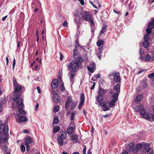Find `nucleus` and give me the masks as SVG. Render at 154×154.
I'll return each mask as SVG.
<instances>
[{
	"label": "nucleus",
	"mask_w": 154,
	"mask_h": 154,
	"mask_svg": "<svg viewBox=\"0 0 154 154\" xmlns=\"http://www.w3.org/2000/svg\"><path fill=\"white\" fill-rule=\"evenodd\" d=\"M60 127L58 126L55 127L54 128L53 132L54 133H56L60 130Z\"/></svg>",
	"instance_id": "obj_32"
},
{
	"label": "nucleus",
	"mask_w": 154,
	"mask_h": 154,
	"mask_svg": "<svg viewBox=\"0 0 154 154\" xmlns=\"http://www.w3.org/2000/svg\"><path fill=\"white\" fill-rule=\"evenodd\" d=\"M103 106H100L103 108V110L104 111H106L108 110L109 107H110L109 102H108L105 103L103 102Z\"/></svg>",
	"instance_id": "obj_11"
},
{
	"label": "nucleus",
	"mask_w": 154,
	"mask_h": 154,
	"mask_svg": "<svg viewBox=\"0 0 154 154\" xmlns=\"http://www.w3.org/2000/svg\"><path fill=\"white\" fill-rule=\"evenodd\" d=\"M113 11L115 13L117 14H121V13L119 11L117 12V11H116L115 10H113Z\"/></svg>",
	"instance_id": "obj_63"
},
{
	"label": "nucleus",
	"mask_w": 154,
	"mask_h": 154,
	"mask_svg": "<svg viewBox=\"0 0 154 154\" xmlns=\"http://www.w3.org/2000/svg\"><path fill=\"white\" fill-rule=\"evenodd\" d=\"M38 107H39V104L38 103H36V104L35 105V110H36L38 108Z\"/></svg>",
	"instance_id": "obj_59"
},
{
	"label": "nucleus",
	"mask_w": 154,
	"mask_h": 154,
	"mask_svg": "<svg viewBox=\"0 0 154 154\" xmlns=\"http://www.w3.org/2000/svg\"><path fill=\"white\" fill-rule=\"evenodd\" d=\"M75 47L76 48H78L79 46V44L78 43V42L77 41V40H76L75 41Z\"/></svg>",
	"instance_id": "obj_45"
},
{
	"label": "nucleus",
	"mask_w": 154,
	"mask_h": 154,
	"mask_svg": "<svg viewBox=\"0 0 154 154\" xmlns=\"http://www.w3.org/2000/svg\"><path fill=\"white\" fill-rule=\"evenodd\" d=\"M20 95L19 94H16L13 97V100L14 101H17L19 99Z\"/></svg>",
	"instance_id": "obj_27"
},
{
	"label": "nucleus",
	"mask_w": 154,
	"mask_h": 154,
	"mask_svg": "<svg viewBox=\"0 0 154 154\" xmlns=\"http://www.w3.org/2000/svg\"><path fill=\"white\" fill-rule=\"evenodd\" d=\"M151 56L149 54H147L145 56L144 58L145 60L146 61H148L150 60L151 59Z\"/></svg>",
	"instance_id": "obj_29"
},
{
	"label": "nucleus",
	"mask_w": 154,
	"mask_h": 154,
	"mask_svg": "<svg viewBox=\"0 0 154 154\" xmlns=\"http://www.w3.org/2000/svg\"><path fill=\"white\" fill-rule=\"evenodd\" d=\"M82 59L81 57H79L77 59H74L68 65V68H71L74 72L77 71L79 69L82 68L81 61Z\"/></svg>",
	"instance_id": "obj_1"
},
{
	"label": "nucleus",
	"mask_w": 154,
	"mask_h": 154,
	"mask_svg": "<svg viewBox=\"0 0 154 154\" xmlns=\"http://www.w3.org/2000/svg\"><path fill=\"white\" fill-rule=\"evenodd\" d=\"M80 101L78 105V108L79 110H80L82 106L83 105L85 102V96L82 93L80 97Z\"/></svg>",
	"instance_id": "obj_9"
},
{
	"label": "nucleus",
	"mask_w": 154,
	"mask_h": 154,
	"mask_svg": "<svg viewBox=\"0 0 154 154\" xmlns=\"http://www.w3.org/2000/svg\"><path fill=\"white\" fill-rule=\"evenodd\" d=\"M97 55L98 58L100 60V58L101 57V54H99V52H97Z\"/></svg>",
	"instance_id": "obj_54"
},
{
	"label": "nucleus",
	"mask_w": 154,
	"mask_h": 154,
	"mask_svg": "<svg viewBox=\"0 0 154 154\" xmlns=\"http://www.w3.org/2000/svg\"><path fill=\"white\" fill-rule=\"evenodd\" d=\"M107 28L106 26H104V27L102 29V30L100 32V34H101L102 33H104L105 32H106V29Z\"/></svg>",
	"instance_id": "obj_37"
},
{
	"label": "nucleus",
	"mask_w": 154,
	"mask_h": 154,
	"mask_svg": "<svg viewBox=\"0 0 154 154\" xmlns=\"http://www.w3.org/2000/svg\"><path fill=\"white\" fill-rule=\"evenodd\" d=\"M7 17H8V15H6L5 17H3L2 19V20L3 21H4L6 19V18H7Z\"/></svg>",
	"instance_id": "obj_62"
},
{
	"label": "nucleus",
	"mask_w": 154,
	"mask_h": 154,
	"mask_svg": "<svg viewBox=\"0 0 154 154\" xmlns=\"http://www.w3.org/2000/svg\"><path fill=\"white\" fill-rule=\"evenodd\" d=\"M60 88L63 91L65 90V89L63 83L61 85Z\"/></svg>",
	"instance_id": "obj_43"
},
{
	"label": "nucleus",
	"mask_w": 154,
	"mask_h": 154,
	"mask_svg": "<svg viewBox=\"0 0 154 154\" xmlns=\"http://www.w3.org/2000/svg\"><path fill=\"white\" fill-rule=\"evenodd\" d=\"M17 116L18 117V119L16 118V120L17 122H26L28 120L25 116H20L18 113L17 114Z\"/></svg>",
	"instance_id": "obj_8"
},
{
	"label": "nucleus",
	"mask_w": 154,
	"mask_h": 154,
	"mask_svg": "<svg viewBox=\"0 0 154 154\" xmlns=\"http://www.w3.org/2000/svg\"><path fill=\"white\" fill-rule=\"evenodd\" d=\"M32 139L30 137H27L25 140V145H29L32 142Z\"/></svg>",
	"instance_id": "obj_21"
},
{
	"label": "nucleus",
	"mask_w": 154,
	"mask_h": 154,
	"mask_svg": "<svg viewBox=\"0 0 154 154\" xmlns=\"http://www.w3.org/2000/svg\"><path fill=\"white\" fill-rule=\"evenodd\" d=\"M103 48V47H101L99 49V54H101Z\"/></svg>",
	"instance_id": "obj_53"
},
{
	"label": "nucleus",
	"mask_w": 154,
	"mask_h": 154,
	"mask_svg": "<svg viewBox=\"0 0 154 154\" xmlns=\"http://www.w3.org/2000/svg\"><path fill=\"white\" fill-rule=\"evenodd\" d=\"M111 115L110 114L104 115L103 116V117L105 118H108L109 116H110Z\"/></svg>",
	"instance_id": "obj_56"
},
{
	"label": "nucleus",
	"mask_w": 154,
	"mask_h": 154,
	"mask_svg": "<svg viewBox=\"0 0 154 154\" xmlns=\"http://www.w3.org/2000/svg\"><path fill=\"white\" fill-rule=\"evenodd\" d=\"M149 144L148 143H145L144 145V148L145 149L147 148L148 147H149Z\"/></svg>",
	"instance_id": "obj_49"
},
{
	"label": "nucleus",
	"mask_w": 154,
	"mask_h": 154,
	"mask_svg": "<svg viewBox=\"0 0 154 154\" xmlns=\"http://www.w3.org/2000/svg\"><path fill=\"white\" fill-rule=\"evenodd\" d=\"M107 92V90H104L101 88H99L98 91V95L103 96Z\"/></svg>",
	"instance_id": "obj_13"
},
{
	"label": "nucleus",
	"mask_w": 154,
	"mask_h": 154,
	"mask_svg": "<svg viewBox=\"0 0 154 154\" xmlns=\"http://www.w3.org/2000/svg\"><path fill=\"white\" fill-rule=\"evenodd\" d=\"M97 102L99 103L100 106H103V103L102 101L103 100V97L98 95L96 98Z\"/></svg>",
	"instance_id": "obj_17"
},
{
	"label": "nucleus",
	"mask_w": 154,
	"mask_h": 154,
	"mask_svg": "<svg viewBox=\"0 0 154 154\" xmlns=\"http://www.w3.org/2000/svg\"><path fill=\"white\" fill-rule=\"evenodd\" d=\"M21 149L22 152H24L25 150V146L23 145H21Z\"/></svg>",
	"instance_id": "obj_39"
},
{
	"label": "nucleus",
	"mask_w": 154,
	"mask_h": 154,
	"mask_svg": "<svg viewBox=\"0 0 154 154\" xmlns=\"http://www.w3.org/2000/svg\"><path fill=\"white\" fill-rule=\"evenodd\" d=\"M119 95V92H116L114 93L112 96V100L116 101L117 102L118 99V96Z\"/></svg>",
	"instance_id": "obj_22"
},
{
	"label": "nucleus",
	"mask_w": 154,
	"mask_h": 154,
	"mask_svg": "<svg viewBox=\"0 0 154 154\" xmlns=\"http://www.w3.org/2000/svg\"><path fill=\"white\" fill-rule=\"evenodd\" d=\"M78 136L76 135H72L71 136L72 140H78Z\"/></svg>",
	"instance_id": "obj_31"
},
{
	"label": "nucleus",
	"mask_w": 154,
	"mask_h": 154,
	"mask_svg": "<svg viewBox=\"0 0 154 154\" xmlns=\"http://www.w3.org/2000/svg\"><path fill=\"white\" fill-rule=\"evenodd\" d=\"M0 133L3 134L4 135H8V126L4 124H2L0 127Z\"/></svg>",
	"instance_id": "obj_6"
},
{
	"label": "nucleus",
	"mask_w": 154,
	"mask_h": 154,
	"mask_svg": "<svg viewBox=\"0 0 154 154\" xmlns=\"http://www.w3.org/2000/svg\"><path fill=\"white\" fill-rule=\"evenodd\" d=\"M82 13L83 14L82 15V17L83 20L89 21L91 25H93L94 22L91 17V15L90 14H88V13L86 11H84L82 12Z\"/></svg>",
	"instance_id": "obj_3"
},
{
	"label": "nucleus",
	"mask_w": 154,
	"mask_h": 154,
	"mask_svg": "<svg viewBox=\"0 0 154 154\" xmlns=\"http://www.w3.org/2000/svg\"><path fill=\"white\" fill-rule=\"evenodd\" d=\"M37 89L38 90V93H41V91L40 90V87L38 86L37 88Z\"/></svg>",
	"instance_id": "obj_58"
},
{
	"label": "nucleus",
	"mask_w": 154,
	"mask_h": 154,
	"mask_svg": "<svg viewBox=\"0 0 154 154\" xmlns=\"http://www.w3.org/2000/svg\"><path fill=\"white\" fill-rule=\"evenodd\" d=\"M53 100L55 103H58L60 101L59 96L56 93H54L53 94Z\"/></svg>",
	"instance_id": "obj_10"
},
{
	"label": "nucleus",
	"mask_w": 154,
	"mask_h": 154,
	"mask_svg": "<svg viewBox=\"0 0 154 154\" xmlns=\"http://www.w3.org/2000/svg\"><path fill=\"white\" fill-rule=\"evenodd\" d=\"M95 79H98L100 77V75L99 74L94 75Z\"/></svg>",
	"instance_id": "obj_52"
},
{
	"label": "nucleus",
	"mask_w": 154,
	"mask_h": 154,
	"mask_svg": "<svg viewBox=\"0 0 154 154\" xmlns=\"http://www.w3.org/2000/svg\"><path fill=\"white\" fill-rule=\"evenodd\" d=\"M95 85V83L94 82L93 83V85L91 87L90 89L91 90H93L94 88Z\"/></svg>",
	"instance_id": "obj_57"
},
{
	"label": "nucleus",
	"mask_w": 154,
	"mask_h": 154,
	"mask_svg": "<svg viewBox=\"0 0 154 154\" xmlns=\"http://www.w3.org/2000/svg\"><path fill=\"white\" fill-rule=\"evenodd\" d=\"M152 29H149V28H147L146 29V31L147 33L149 34H151L152 32L151 30Z\"/></svg>",
	"instance_id": "obj_44"
},
{
	"label": "nucleus",
	"mask_w": 154,
	"mask_h": 154,
	"mask_svg": "<svg viewBox=\"0 0 154 154\" xmlns=\"http://www.w3.org/2000/svg\"><path fill=\"white\" fill-rule=\"evenodd\" d=\"M114 80L116 82H119L120 81V77L119 72L116 73L114 75Z\"/></svg>",
	"instance_id": "obj_16"
},
{
	"label": "nucleus",
	"mask_w": 154,
	"mask_h": 154,
	"mask_svg": "<svg viewBox=\"0 0 154 154\" xmlns=\"http://www.w3.org/2000/svg\"><path fill=\"white\" fill-rule=\"evenodd\" d=\"M147 86V84L146 83L144 82L143 84V87H144V88H146V87Z\"/></svg>",
	"instance_id": "obj_64"
},
{
	"label": "nucleus",
	"mask_w": 154,
	"mask_h": 154,
	"mask_svg": "<svg viewBox=\"0 0 154 154\" xmlns=\"http://www.w3.org/2000/svg\"><path fill=\"white\" fill-rule=\"evenodd\" d=\"M142 108H143L142 106L141 105H139L137 107L136 110L137 111H138L141 109Z\"/></svg>",
	"instance_id": "obj_40"
},
{
	"label": "nucleus",
	"mask_w": 154,
	"mask_h": 154,
	"mask_svg": "<svg viewBox=\"0 0 154 154\" xmlns=\"http://www.w3.org/2000/svg\"><path fill=\"white\" fill-rule=\"evenodd\" d=\"M13 82L14 86L17 85H18L16 79L15 78H14L13 80Z\"/></svg>",
	"instance_id": "obj_41"
},
{
	"label": "nucleus",
	"mask_w": 154,
	"mask_h": 154,
	"mask_svg": "<svg viewBox=\"0 0 154 154\" xmlns=\"http://www.w3.org/2000/svg\"><path fill=\"white\" fill-rule=\"evenodd\" d=\"M66 137V132L62 131L58 133L57 138V141L60 146H62L63 144V140Z\"/></svg>",
	"instance_id": "obj_2"
},
{
	"label": "nucleus",
	"mask_w": 154,
	"mask_h": 154,
	"mask_svg": "<svg viewBox=\"0 0 154 154\" xmlns=\"http://www.w3.org/2000/svg\"><path fill=\"white\" fill-rule=\"evenodd\" d=\"M115 90L117 92H120V85L119 84H117L114 87Z\"/></svg>",
	"instance_id": "obj_28"
},
{
	"label": "nucleus",
	"mask_w": 154,
	"mask_h": 154,
	"mask_svg": "<svg viewBox=\"0 0 154 154\" xmlns=\"http://www.w3.org/2000/svg\"><path fill=\"white\" fill-rule=\"evenodd\" d=\"M60 61H62L63 58V56L61 52H60Z\"/></svg>",
	"instance_id": "obj_50"
},
{
	"label": "nucleus",
	"mask_w": 154,
	"mask_h": 154,
	"mask_svg": "<svg viewBox=\"0 0 154 154\" xmlns=\"http://www.w3.org/2000/svg\"><path fill=\"white\" fill-rule=\"evenodd\" d=\"M73 131L74 130L73 128L71 127L68 128L66 132L68 134L70 135L73 133Z\"/></svg>",
	"instance_id": "obj_24"
},
{
	"label": "nucleus",
	"mask_w": 154,
	"mask_h": 154,
	"mask_svg": "<svg viewBox=\"0 0 154 154\" xmlns=\"http://www.w3.org/2000/svg\"><path fill=\"white\" fill-rule=\"evenodd\" d=\"M14 92L15 93L19 92L21 89L22 87L21 85H18L14 86Z\"/></svg>",
	"instance_id": "obj_20"
},
{
	"label": "nucleus",
	"mask_w": 154,
	"mask_h": 154,
	"mask_svg": "<svg viewBox=\"0 0 154 154\" xmlns=\"http://www.w3.org/2000/svg\"><path fill=\"white\" fill-rule=\"evenodd\" d=\"M142 146V145L141 143H139L135 147V149H136V150H138L141 149Z\"/></svg>",
	"instance_id": "obj_34"
},
{
	"label": "nucleus",
	"mask_w": 154,
	"mask_h": 154,
	"mask_svg": "<svg viewBox=\"0 0 154 154\" xmlns=\"http://www.w3.org/2000/svg\"><path fill=\"white\" fill-rule=\"evenodd\" d=\"M75 114L74 113H72L71 114V119L72 120L74 119Z\"/></svg>",
	"instance_id": "obj_48"
},
{
	"label": "nucleus",
	"mask_w": 154,
	"mask_h": 154,
	"mask_svg": "<svg viewBox=\"0 0 154 154\" xmlns=\"http://www.w3.org/2000/svg\"><path fill=\"white\" fill-rule=\"evenodd\" d=\"M73 56L74 59H77V58H78L79 57H80L78 56L77 49V48H75L73 50Z\"/></svg>",
	"instance_id": "obj_23"
},
{
	"label": "nucleus",
	"mask_w": 154,
	"mask_h": 154,
	"mask_svg": "<svg viewBox=\"0 0 154 154\" xmlns=\"http://www.w3.org/2000/svg\"><path fill=\"white\" fill-rule=\"evenodd\" d=\"M67 22L66 20L64 21L63 23V26L64 27H66L67 26Z\"/></svg>",
	"instance_id": "obj_47"
},
{
	"label": "nucleus",
	"mask_w": 154,
	"mask_h": 154,
	"mask_svg": "<svg viewBox=\"0 0 154 154\" xmlns=\"http://www.w3.org/2000/svg\"><path fill=\"white\" fill-rule=\"evenodd\" d=\"M95 66V65L94 63H91L90 64L89 66H87V69L89 71L92 73L94 72V69Z\"/></svg>",
	"instance_id": "obj_12"
},
{
	"label": "nucleus",
	"mask_w": 154,
	"mask_h": 154,
	"mask_svg": "<svg viewBox=\"0 0 154 154\" xmlns=\"http://www.w3.org/2000/svg\"><path fill=\"white\" fill-rule=\"evenodd\" d=\"M154 77V72L148 74V77L149 78H152Z\"/></svg>",
	"instance_id": "obj_42"
},
{
	"label": "nucleus",
	"mask_w": 154,
	"mask_h": 154,
	"mask_svg": "<svg viewBox=\"0 0 154 154\" xmlns=\"http://www.w3.org/2000/svg\"><path fill=\"white\" fill-rule=\"evenodd\" d=\"M7 135H5V136L4 137V138H3V139L4 140L6 141L7 140L8 138L7 137Z\"/></svg>",
	"instance_id": "obj_60"
},
{
	"label": "nucleus",
	"mask_w": 154,
	"mask_h": 154,
	"mask_svg": "<svg viewBox=\"0 0 154 154\" xmlns=\"http://www.w3.org/2000/svg\"><path fill=\"white\" fill-rule=\"evenodd\" d=\"M75 21L76 23V24H77V27L78 28H79L80 27V24H81V23L80 22H78L76 20V19H75Z\"/></svg>",
	"instance_id": "obj_51"
},
{
	"label": "nucleus",
	"mask_w": 154,
	"mask_h": 154,
	"mask_svg": "<svg viewBox=\"0 0 154 154\" xmlns=\"http://www.w3.org/2000/svg\"><path fill=\"white\" fill-rule=\"evenodd\" d=\"M59 122V119L57 116H55L54 118L53 123L54 124H57Z\"/></svg>",
	"instance_id": "obj_26"
},
{
	"label": "nucleus",
	"mask_w": 154,
	"mask_h": 154,
	"mask_svg": "<svg viewBox=\"0 0 154 154\" xmlns=\"http://www.w3.org/2000/svg\"><path fill=\"white\" fill-rule=\"evenodd\" d=\"M77 105V102H75L74 101H72L71 98H68L66 101L65 107L66 109H67L68 106L70 105L71 109H73L75 108Z\"/></svg>",
	"instance_id": "obj_5"
},
{
	"label": "nucleus",
	"mask_w": 154,
	"mask_h": 154,
	"mask_svg": "<svg viewBox=\"0 0 154 154\" xmlns=\"http://www.w3.org/2000/svg\"><path fill=\"white\" fill-rule=\"evenodd\" d=\"M59 110V106L57 105H56L54 108L53 111L55 113L58 111Z\"/></svg>",
	"instance_id": "obj_35"
},
{
	"label": "nucleus",
	"mask_w": 154,
	"mask_h": 154,
	"mask_svg": "<svg viewBox=\"0 0 154 154\" xmlns=\"http://www.w3.org/2000/svg\"><path fill=\"white\" fill-rule=\"evenodd\" d=\"M144 53V49H141L140 51V54L141 55H143Z\"/></svg>",
	"instance_id": "obj_46"
},
{
	"label": "nucleus",
	"mask_w": 154,
	"mask_h": 154,
	"mask_svg": "<svg viewBox=\"0 0 154 154\" xmlns=\"http://www.w3.org/2000/svg\"><path fill=\"white\" fill-rule=\"evenodd\" d=\"M149 39V35L147 34H146L144 36V40H147L148 41V40Z\"/></svg>",
	"instance_id": "obj_38"
},
{
	"label": "nucleus",
	"mask_w": 154,
	"mask_h": 154,
	"mask_svg": "<svg viewBox=\"0 0 154 154\" xmlns=\"http://www.w3.org/2000/svg\"><path fill=\"white\" fill-rule=\"evenodd\" d=\"M78 1L80 2L81 4L82 5H84V0H78Z\"/></svg>",
	"instance_id": "obj_55"
},
{
	"label": "nucleus",
	"mask_w": 154,
	"mask_h": 154,
	"mask_svg": "<svg viewBox=\"0 0 154 154\" xmlns=\"http://www.w3.org/2000/svg\"><path fill=\"white\" fill-rule=\"evenodd\" d=\"M26 147V151H28L29 149V145H25Z\"/></svg>",
	"instance_id": "obj_61"
},
{
	"label": "nucleus",
	"mask_w": 154,
	"mask_h": 154,
	"mask_svg": "<svg viewBox=\"0 0 154 154\" xmlns=\"http://www.w3.org/2000/svg\"><path fill=\"white\" fill-rule=\"evenodd\" d=\"M143 98V96L142 94L138 95L135 98V103H139Z\"/></svg>",
	"instance_id": "obj_19"
},
{
	"label": "nucleus",
	"mask_w": 154,
	"mask_h": 154,
	"mask_svg": "<svg viewBox=\"0 0 154 154\" xmlns=\"http://www.w3.org/2000/svg\"><path fill=\"white\" fill-rule=\"evenodd\" d=\"M97 45L100 47L103 45L104 44V42L103 41L99 40L97 42Z\"/></svg>",
	"instance_id": "obj_33"
},
{
	"label": "nucleus",
	"mask_w": 154,
	"mask_h": 154,
	"mask_svg": "<svg viewBox=\"0 0 154 154\" xmlns=\"http://www.w3.org/2000/svg\"><path fill=\"white\" fill-rule=\"evenodd\" d=\"M148 26L149 28L150 29H153L154 28V24H152V23L149 22Z\"/></svg>",
	"instance_id": "obj_30"
},
{
	"label": "nucleus",
	"mask_w": 154,
	"mask_h": 154,
	"mask_svg": "<svg viewBox=\"0 0 154 154\" xmlns=\"http://www.w3.org/2000/svg\"><path fill=\"white\" fill-rule=\"evenodd\" d=\"M143 46L144 48H147L149 46V42L148 41L144 40L143 44Z\"/></svg>",
	"instance_id": "obj_25"
},
{
	"label": "nucleus",
	"mask_w": 154,
	"mask_h": 154,
	"mask_svg": "<svg viewBox=\"0 0 154 154\" xmlns=\"http://www.w3.org/2000/svg\"><path fill=\"white\" fill-rule=\"evenodd\" d=\"M140 114L142 116V117L147 120H149L150 119V117L148 114L146 113V110L142 108L140 110Z\"/></svg>",
	"instance_id": "obj_7"
},
{
	"label": "nucleus",
	"mask_w": 154,
	"mask_h": 154,
	"mask_svg": "<svg viewBox=\"0 0 154 154\" xmlns=\"http://www.w3.org/2000/svg\"><path fill=\"white\" fill-rule=\"evenodd\" d=\"M17 101V105L18 106V111L20 114H25V111L23 110L24 105L23 103V100L22 99H18Z\"/></svg>",
	"instance_id": "obj_4"
},
{
	"label": "nucleus",
	"mask_w": 154,
	"mask_h": 154,
	"mask_svg": "<svg viewBox=\"0 0 154 154\" xmlns=\"http://www.w3.org/2000/svg\"><path fill=\"white\" fill-rule=\"evenodd\" d=\"M58 85L57 80V79H54L51 83V87L53 88L56 89L57 88Z\"/></svg>",
	"instance_id": "obj_18"
},
{
	"label": "nucleus",
	"mask_w": 154,
	"mask_h": 154,
	"mask_svg": "<svg viewBox=\"0 0 154 154\" xmlns=\"http://www.w3.org/2000/svg\"><path fill=\"white\" fill-rule=\"evenodd\" d=\"M129 151L130 152H134L135 151V147L134 146V143L133 142L130 143L128 144Z\"/></svg>",
	"instance_id": "obj_14"
},
{
	"label": "nucleus",
	"mask_w": 154,
	"mask_h": 154,
	"mask_svg": "<svg viewBox=\"0 0 154 154\" xmlns=\"http://www.w3.org/2000/svg\"><path fill=\"white\" fill-rule=\"evenodd\" d=\"M116 102V101H115L112 99L110 102H109V104L110 107H112L115 105V103Z\"/></svg>",
	"instance_id": "obj_36"
},
{
	"label": "nucleus",
	"mask_w": 154,
	"mask_h": 154,
	"mask_svg": "<svg viewBox=\"0 0 154 154\" xmlns=\"http://www.w3.org/2000/svg\"><path fill=\"white\" fill-rule=\"evenodd\" d=\"M75 72L74 71H70L68 74V75L69 76L70 80L71 82H73L74 81V77L75 75Z\"/></svg>",
	"instance_id": "obj_15"
}]
</instances>
